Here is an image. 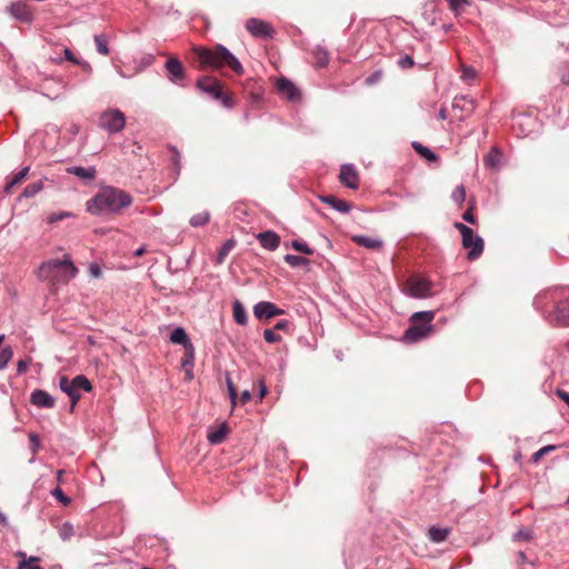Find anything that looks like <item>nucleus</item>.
Listing matches in <instances>:
<instances>
[{"label": "nucleus", "instance_id": "37998d69", "mask_svg": "<svg viewBox=\"0 0 569 569\" xmlns=\"http://www.w3.org/2000/svg\"><path fill=\"white\" fill-rule=\"evenodd\" d=\"M555 449H556V446H553V445H548V446L540 448L537 452H535L532 455V457H531L532 462H535V463L538 462L543 456L553 451Z\"/></svg>", "mask_w": 569, "mask_h": 569}, {"label": "nucleus", "instance_id": "e2e57ef3", "mask_svg": "<svg viewBox=\"0 0 569 569\" xmlns=\"http://www.w3.org/2000/svg\"><path fill=\"white\" fill-rule=\"evenodd\" d=\"M473 77H475V71H473V69H471V68H466V69L463 70L462 78H463L465 80H467V79H471V78H473Z\"/></svg>", "mask_w": 569, "mask_h": 569}, {"label": "nucleus", "instance_id": "cd10ccee", "mask_svg": "<svg viewBox=\"0 0 569 569\" xmlns=\"http://www.w3.org/2000/svg\"><path fill=\"white\" fill-rule=\"evenodd\" d=\"M450 533V530L448 528H438V527H431L429 529V539L432 542L439 543L445 541Z\"/></svg>", "mask_w": 569, "mask_h": 569}, {"label": "nucleus", "instance_id": "c03bdc74", "mask_svg": "<svg viewBox=\"0 0 569 569\" xmlns=\"http://www.w3.org/2000/svg\"><path fill=\"white\" fill-rule=\"evenodd\" d=\"M532 538V531L527 529V528H521L519 529L515 535H513V540L515 541H528Z\"/></svg>", "mask_w": 569, "mask_h": 569}, {"label": "nucleus", "instance_id": "6e6d98bb", "mask_svg": "<svg viewBox=\"0 0 569 569\" xmlns=\"http://www.w3.org/2000/svg\"><path fill=\"white\" fill-rule=\"evenodd\" d=\"M462 219L468 222V223H471V224H475L476 223V218L472 213V208L468 209L463 214H462Z\"/></svg>", "mask_w": 569, "mask_h": 569}, {"label": "nucleus", "instance_id": "a19ab883", "mask_svg": "<svg viewBox=\"0 0 569 569\" xmlns=\"http://www.w3.org/2000/svg\"><path fill=\"white\" fill-rule=\"evenodd\" d=\"M451 199L456 203H458V204H461L465 201V199H466V190H465V187L462 184L457 186L455 188V190L451 193Z\"/></svg>", "mask_w": 569, "mask_h": 569}, {"label": "nucleus", "instance_id": "774afa93", "mask_svg": "<svg viewBox=\"0 0 569 569\" xmlns=\"http://www.w3.org/2000/svg\"><path fill=\"white\" fill-rule=\"evenodd\" d=\"M439 118H440V119H442V120L447 118V113H446V110H445V109H441V110L439 111Z\"/></svg>", "mask_w": 569, "mask_h": 569}, {"label": "nucleus", "instance_id": "2eb2a0df", "mask_svg": "<svg viewBox=\"0 0 569 569\" xmlns=\"http://www.w3.org/2000/svg\"><path fill=\"white\" fill-rule=\"evenodd\" d=\"M30 402L38 408L46 409H51L56 406V399L42 389H36L31 392Z\"/></svg>", "mask_w": 569, "mask_h": 569}, {"label": "nucleus", "instance_id": "6ab92c4d", "mask_svg": "<svg viewBox=\"0 0 569 569\" xmlns=\"http://www.w3.org/2000/svg\"><path fill=\"white\" fill-rule=\"evenodd\" d=\"M277 87L278 90L291 101L296 100L299 96L297 87L286 78L279 79Z\"/></svg>", "mask_w": 569, "mask_h": 569}, {"label": "nucleus", "instance_id": "79ce46f5", "mask_svg": "<svg viewBox=\"0 0 569 569\" xmlns=\"http://www.w3.org/2000/svg\"><path fill=\"white\" fill-rule=\"evenodd\" d=\"M291 246L295 250L306 253V254H312L313 250L308 246L307 242L300 241V240H292Z\"/></svg>", "mask_w": 569, "mask_h": 569}, {"label": "nucleus", "instance_id": "bf43d9fd", "mask_svg": "<svg viewBox=\"0 0 569 569\" xmlns=\"http://www.w3.org/2000/svg\"><path fill=\"white\" fill-rule=\"evenodd\" d=\"M557 396L562 399L569 407V392L565 391L562 389H557L556 391Z\"/></svg>", "mask_w": 569, "mask_h": 569}, {"label": "nucleus", "instance_id": "20e7f679", "mask_svg": "<svg viewBox=\"0 0 569 569\" xmlns=\"http://www.w3.org/2000/svg\"><path fill=\"white\" fill-rule=\"evenodd\" d=\"M435 311H418L411 316L412 325L405 331L403 340L408 343L417 342L428 337L432 331L431 325Z\"/></svg>", "mask_w": 569, "mask_h": 569}, {"label": "nucleus", "instance_id": "09e8293b", "mask_svg": "<svg viewBox=\"0 0 569 569\" xmlns=\"http://www.w3.org/2000/svg\"><path fill=\"white\" fill-rule=\"evenodd\" d=\"M263 338L269 343H276L281 340V337L277 335L272 329H266L263 331Z\"/></svg>", "mask_w": 569, "mask_h": 569}, {"label": "nucleus", "instance_id": "473e14b6", "mask_svg": "<svg viewBox=\"0 0 569 569\" xmlns=\"http://www.w3.org/2000/svg\"><path fill=\"white\" fill-rule=\"evenodd\" d=\"M209 220H210V213L208 211H202L197 214H193L190 218L189 223L192 227H202V226L207 224L209 222Z\"/></svg>", "mask_w": 569, "mask_h": 569}, {"label": "nucleus", "instance_id": "052dcab7", "mask_svg": "<svg viewBox=\"0 0 569 569\" xmlns=\"http://www.w3.org/2000/svg\"><path fill=\"white\" fill-rule=\"evenodd\" d=\"M289 328V321L288 320H280L276 323L274 330H286Z\"/></svg>", "mask_w": 569, "mask_h": 569}, {"label": "nucleus", "instance_id": "2f4dec72", "mask_svg": "<svg viewBox=\"0 0 569 569\" xmlns=\"http://www.w3.org/2000/svg\"><path fill=\"white\" fill-rule=\"evenodd\" d=\"M93 40L96 43L97 51L100 54H102V56L109 54L110 50H109L107 37L104 34H94Z\"/></svg>", "mask_w": 569, "mask_h": 569}, {"label": "nucleus", "instance_id": "c85d7f7f", "mask_svg": "<svg viewBox=\"0 0 569 569\" xmlns=\"http://www.w3.org/2000/svg\"><path fill=\"white\" fill-rule=\"evenodd\" d=\"M411 147L417 151V153H419L422 158H425L428 161H436L438 159L437 154L432 150L425 147L418 141H412Z\"/></svg>", "mask_w": 569, "mask_h": 569}, {"label": "nucleus", "instance_id": "5701e85b", "mask_svg": "<svg viewBox=\"0 0 569 569\" xmlns=\"http://www.w3.org/2000/svg\"><path fill=\"white\" fill-rule=\"evenodd\" d=\"M502 154L498 147H493L485 157L483 163L488 169H497L500 166Z\"/></svg>", "mask_w": 569, "mask_h": 569}, {"label": "nucleus", "instance_id": "680f3d73", "mask_svg": "<svg viewBox=\"0 0 569 569\" xmlns=\"http://www.w3.org/2000/svg\"><path fill=\"white\" fill-rule=\"evenodd\" d=\"M251 399V392L249 390H243L240 395V402L246 403Z\"/></svg>", "mask_w": 569, "mask_h": 569}, {"label": "nucleus", "instance_id": "7c9ffc66", "mask_svg": "<svg viewBox=\"0 0 569 569\" xmlns=\"http://www.w3.org/2000/svg\"><path fill=\"white\" fill-rule=\"evenodd\" d=\"M559 293H560V290H558V289L546 291L535 298L533 306L536 307L537 310H541L542 309V305H541L542 299L556 301Z\"/></svg>", "mask_w": 569, "mask_h": 569}, {"label": "nucleus", "instance_id": "39448f33", "mask_svg": "<svg viewBox=\"0 0 569 569\" xmlns=\"http://www.w3.org/2000/svg\"><path fill=\"white\" fill-rule=\"evenodd\" d=\"M59 387L61 391L68 395L73 408L81 398L80 390L86 392L91 391L92 385L89 379L83 375H78L73 379H69L66 376H61L59 379Z\"/></svg>", "mask_w": 569, "mask_h": 569}, {"label": "nucleus", "instance_id": "423d86ee", "mask_svg": "<svg viewBox=\"0 0 569 569\" xmlns=\"http://www.w3.org/2000/svg\"><path fill=\"white\" fill-rule=\"evenodd\" d=\"M455 228L461 233L463 248L469 249L468 259H478L483 252L485 244L482 238L475 234L471 228L461 222H456Z\"/></svg>", "mask_w": 569, "mask_h": 569}, {"label": "nucleus", "instance_id": "4468645a", "mask_svg": "<svg viewBox=\"0 0 569 569\" xmlns=\"http://www.w3.org/2000/svg\"><path fill=\"white\" fill-rule=\"evenodd\" d=\"M246 28L256 38H271L272 37V29L263 20L257 19V18H250L246 22Z\"/></svg>", "mask_w": 569, "mask_h": 569}, {"label": "nucleus", "instance_id": "c9c22d12", "mask_svg": "<svg viewBox=\"0 0 569 569\" xmlns=\"http://www.w3.org/2000/svg\"><path fill=\"white\" fill-rule=\"evenodd\" d=\"M233 247L234 241L232 239L227 240L218 251L217 262L222 263Z\"/></svg>", "mask_w": 569, "mask_h": 569}, {"label": "nucleus", "instance_id": "9b49d317", "mask_svg": "<svg viewBox=\"0 0 569 569\" xmlns=\"http://www.w3.org/2000/svg\"><path fill=\"white\" fill-rule=\"evenodd\" d=\"M164 68L168 72L169 81L178 86H183L186 72L181 61L178 58H170L166 62Z\"/></svg>", "mask_w": 569, "mask_h": 569}, {"label": "nucleus", "instance_id": "8fccbe9b", "mask_svg": "<svg viewBox=\"0 0 569 569\" xmlns=\"http://www.w3.org/2000/svg\"><path fill=\"white\" fill-rule=\"evenodd\" d=\"M30 448L33 453H37L40 449V439L37 433L29 435Z\"/></svg>", "mask_w": 569, "mask_h": 569}, {"label": "nucleus", "instance_id": "3c124183", "mask_svg": "<svg viewBox=\"0 0 569 569\" xmlns=\"http://www.w3.org/2000/svg\"><path fill=\"white\" fill-rule=\"evenodd\" d=\"M170 152H171V160L173 162V166H174L176 170L179 171L180 170V152L178 151V149L176 147H171Z\"/></svg>", "mask_w": 569, "mask_h": 569}, {"label": "nucleus", "instance_id": "f704fd0d", "mask_svg": "<svg viewBox=\"0 0 569 569\" xmlns=\"http://www.w3.org/2000/svg\"><path fill=\"white\" fill-rule=\"evenodd\" d=\"M59 537L66 541L69 540L74 535V529L71 522H63L58 528Z\"/></svg>", "mask_w": 569, "mask_h": 569}, {"label": "nucleus", "instance_id": "b1692460", "mask_svg": "<svg viewBox=\"0 0 569 569\" xmlns=\"http://www.w3.org/2000/svg\"><path fill=\"white\" fill-rule=\"evenodd\" d=\"M452 108L470 113L475 109V100L467 96L456 97L453 99Z\"/></svg>", "mask_w": 569, "mask_h": 569}, {"label": "nucleus", "instance_id": "1a4fd4ad", "mask_svg": "<svg viewBox=\"0 0 569 569\" xmlns=\"http://www.w3.org/2000/svg\"><path fill=\"white\" fill-rule=\"evenodd\" d=\"M99 123L108 132L118 133L126 126V117L119 109H110L100 116Z\"/></svg>", "mask_w": 569, "mask_h": 569}, {"label": "nucleus", "instance_id": "7ed1b4c3", "mask_svg": "<svg viewBox=\"0 0 569 569\" xmlns=\"http://www.w3.org/2000/svg\"><path fill=\"white\" fill-rule=\"evenodd\" d=\"M194 52L202 66L213 69L229 67L237 74L243 73L240 61L222 44H217L213 49L194 48Z\"/></svg>", "mask_w": 569, "mask_h": 569}, {"label": "nucleus", "instance_id": "0eeeda50", "mask_svg": "<svg viewBox=\"0 0 569 569\" xmlns=\"http://www.w3.org/2000/svg\"><path fill=\"white\" fill-rule=\"evenodd\" d=\"M405 295L415 299H426L432 296V282L422 276H410L402 288Z\"/></svg>", "mask_w": 569, "mask_h": 569}, {"label": "nucleus", "instance_id": "338daca9", "mask_svg": "<svg viewBox=\"0 0 569 569\" xmlns=\"http://www.w3.org/2000/svg\"><path fill=\"white\" fill-rule=\"evenodd\" d=\"M144 251H146V249L143 247H141L134 251V256L141 257L144 253Z\"/></svg>", "mask_w": 569, "mask_h": 569}, {"label": "nucleus", "instance_id": "ddd939ff", "mask_svg": "<svg viewBox=\"0 0 569 569\" xmlns=\"http://www.w3.org/2000/svg\"><path fill=\"white\" fill-rule=\"evenodd\" d=\"M340 182L349 189H358L359 173L356 167L351 163L342 164L339 174Z\"/></svg>", "mask_w": 569, "mask_h": 569}, {"label": "nucleus", "instance_id": "6e6552de", "mask_svg": "<svg viewBox=\"0 0 569 569\" xmlns=\"http://www.w3.org/2000/svg\"><path fill=\"white\" fill-rule=\"evenodd\" d=\"M196 87L200 91L210 94L213 99L221 101L226 108L232 106L230 97L222 92L221 84L218 80L210 77H202L198 79Z\"/></svg>", "mask_w": 569, "mask_h": 569}, {"label": "nucleus", "instance_id": "72a5a7b5", "mask_svg": "<svg viewBox=\"0 0 569 569\" xmlns=\"http://www.w3.org/2000/svg\"><path fill=\"white\" fill-rule=\"evenodd\" d=\"M449 9L456 14L459 16L463 12L466 7L470 4L468 0H447Z\"/></svg>", "mask_w": 569, "mask_h": 569}, {"label": "nucleus", "instance_id": "a211bd4d", "mask_svg": "<svg viewBox=\"0 0 569 569\" xmlns=\"http://www.w3.org/2000/svg\"><path fill=\"white\" fill-rule=\"evenodd\" d=\"M320 200L341 213H348L351 209V206L347 201L340 200L331 194L321 196Z\"/></svg>", "mask_w": 569, "mask_h": 569}, {"label": "nucleus", "instance_id": "bb28decb", "mask_svg": "<svg viewBox=\"0 0 569 569\" xmlns=\"http://www.w3.org/2000/svg\"><path fill=\"white\" fill-rule=\"evenodd\" d=\"M69 173H72L83 180H91L96 176V169L93 167L84 168V167H71L67 170Z\"/></svg>", "mask_w": 569, "mask_h": 569}, {"label": "nucleus", "instance_id": "f3484780", "mask_svg": "<svg viewBox=\"0 0 569 569\" xmlns=\"http://www.w3.org/2000/svg\"><path fill=\"white\" fill-rule=\"evenodd\" d=\"M259 243L262 248L273 251L280 244V237L273 231H264L258 236Z\"/></svg>", "mask_w": 569, "mask_h": 569}, {"label": "nucleus", "instance_id": "4c0bfd02", "mask_svg": "<svg viewBox=\"0 0 569 569\" xmlns=\"http://www.w3.org/2000/svg\"><path fill=\"white\" fill-rule=\"evenodd\" d=\"M43 189V183L41 181H38V182H34V183H31L29 186H27L22 193H21V197H24V198H32L34 197L37 193H39L41 190Z\"/></svg>", "mask_w": 569, "mask_h": 569}, {"label": "nucleus", "instance_id": "412c9836", "mask_svg": "<svg viewBox=\"0 0 569 569\" xmlns=\"http://www.w3.org/2000/svg\"><path fill=\"white\" fill-rule=\"evenodd\" d=\"M29 170L30 168L28 166L23 167L16 174L9 178L3 189L4 193H10L13 187L20 184L27 178Z\"/></svg>", "mask_w": 569, "mask_h": 569}, {"label": "nucleus", "instance_id": "f8f14e48", "mask_svg": "<svg viewBox=\"0 0 569 569\" xmlns=\"http://www.w3.org/2000/svg\"><path fill=\"white\" fill-rule=\"evenodd\" d=\"M284 313V310L277 307L274 303L270 301H260L253 307V315L257 319H270L276 316H281Z\"/></svg>", "mask_w": 569, "mask_h": 569}, {"label": "nucleus", "instance_id": "e433bc0d", "mask_svg": "<svg viewBox=\"0 0 569 569\" xmlns=\"http://www.w3.org/2000/svg\"><path fill=\"white\" fill-rule=\"evenodd\" d=\"M284 261L293 268L309 264V260L307 258L290 253L284 256Z\"/></svg>", "mask_w": 569, "mask_h": 569}, {"label": "nucleus", "instance_id": "603ef678", "mask_svg": "<svg viewBox=\"0 0 569 569\" xmlns=\"http://www.w3.org/2000/svg\"><path fill=\"white\" fill-rule=\"evenodd\" d=\"M398 64L402 69H407V68H411L415 64V62H413V59L410 56H405V57L399 59Z\"/></svg>", "mask_w": 569, "mask_h": 569}, {"label": "nucleus", "instance_id": "dca6fc26", "mask_svg": "<svg viewBox=\"0 0 569 569\" xmlns=\"http://www.w3.org/2000/svg\"><path fill=\"white\" fill-rule=\"evenodd\" d=\"M10 14L21 22L29 23L32 21V12L27 2H16L9 7Z\"/></svg>", "mask_w": 569, "mask_h": 569}, {"label": "nucleus", "instance_id": "49530a36", "mask_svg": "<svg viewBox=\"0 0 569 569\" xmlns=\"http://www.w3.org/2000/svg\"><path fill=\"white\" fill-rule=\"evenodd\" d=\"M227 389H228V395H229L231 405L236 406L238 393H237V389H236L234 385L232 383V381L229 377H227Z\"/></svg>", "mask_w": 569, "mask_h": 569}, {"label": "nucleus", "instance_id": "393cba45", "mask_svg": "<svg viewBox=\"0 0 569 569\" xmlns=\"http://www.w3.org/2000/svg\"><path fill=\"white\" fill-rule=\"evenodd\" d=\"M233 319L238 325L246 326L248 322L247 311L239 300L232 302Z\"/></svg>", "mask_w": 569, "mask_h": 569}, {"label": "nucleus", "instance_id": "4d7b16f0", "mask_svg": "<svg viewBox=\"0 0 569 569\" xmlns=\"http://www.w3.org/2000/svg\"><path fill=\"white\" fill-rule=\"evenodd\" d=\"M77 66L81 67L88 74L92 73V67L88 61L79 59V63H77Z\"/></svg>", "mask_w": 569, "mask_h": 569}, {"label": "nucleus", "instance_id": "a18cd8bd", "mask_svg": "<svg viewBox=\"0 0 569 569\" xmlns=\"http://www.w3.org/2000/svg\"><path fill=\"white\" fill-rule=\"evenodd\" d=\"M194 362V348L193 346H190L186 349V357L182 360L181 365L182 367H192Z\"/></svg>", "mask_w": 569, "mask_h": 569}, {"label": "nucleus", "instance_id": "58836bf2", "mask_svg": "<svg viewBox=\"0 0 569 569\" xmlns=\"http://www.w3.org/2000/svg\"><path fill=\"white\" fill-rule=\"evenodd\" d=\"M73 213L70 211H60V212H52L47 216L46 220L48 223L53 224L58 221H61L63 219L72 218Z\"/></svg>", "mask_w": 569, "mask_h": 569}, {"label": "nucleus", "instance_id": "4be33fe9", "mask_svg": "<svg viewBox=\"0 0 569 569\" xmlns=\"http://www.w3.org/2000/svg\"><path fill=\"white\" fill-rule=\"evenodd\" d=\"M170 341L174 345H182L184 349L193 346L186 332V330L181 327L176 328L170 335Z\"/></svg>", "mask_w": 569, "mask_h": 569}, {"label": "nucleus", "instance_id": "c756f323", "mask_svg": "<svg viewBox=\"0 0 569 569\" xmlns=\"http://www.w3.org/2000/svg\"><path fill=\"white\" fill-rule=\"evenodd\" d=\"M17 556L21 558L18 565V569H42L40 566L34 563L39 560V558L30 557L29 559H27L26 553L21 551H19Z\"/></svg>", "mask_w": 569, "mask_h": 569}, {"label": "nucleus", "instance_id": "69168bd1", "mask_svg": "<svg viewBox=\"0 0 569 569\" xmlns=\"http://www.w3.org/2000/svg\"><path fill=\"white\" fill-rule=\"evenodd\" d=\"M518 561L519 562H526L527 561V557H526V553L523 551H519L518 552Z\"/></svg>", "mask_w": 569, "mask_h": 569}, {"label": "nucleus", "instance_id": "864d4df0", "mask_svg": "<svg viewBox=\"0 0 569 569\" xmlns=\"http://www.w3.org/2000/svg\"><path fill=\"white\" fill-rule=\"evenodd\" d=\"M89 273L92 278H100L102 274L101 268L97 262L89 266Z\"/></svg>", "mask_w": 569, "mask_h": 569}, {"label": "nucleus", "instance_id": "13d9d810", "mask_svg": "<svg viewBox=\"0 0 569 569\" xmlns=\"http://www.w3.org/2000/svg\"><path fill=\"white\" fill-rule=\"evenodd\" d=\"M28 366H29V362L27 360H23V359L19 360L18 365H17L18 373L19 375L23 373L27 370Z\"/></svg>", "mask_w": 569, "mask_h": 569}, {"label": "nucleus", "instance_id": "f257e3e1", "mask_svg": "<svg viewBox=\"0 0 569 569\" xmlns=\"http://www.w3.org/2000/svg\"><path fill=\"white\" fill-rule=\"evenodd\" d=\"M131 196L114 187L102 188L87 202V211L91 214L118 213L131 204Z\"/></svg>", "mask_w": 569, "mask_h": 569}, {"label": "nucleus", "instance_id": "aec40b11", "mask_svg": "<svg viewBox=\"0 0 569 569\" xmlns=\"http://www.w3.org/2000/svg\"><path fill=\"white\" fill-rule=\"evenodd\" d=\"M352 241L358 246L365 247L367 249H380L382 248V241L378 238H371L368 236L357 234L353 236Z\"/></svg>", "mask_w": 569, "mask_h": 569}, {"label": "nucleus", "instance_id": "9d476101", "mask_svg": "<svg viewBox=\"0 0 569 569\" xmlns=\"http://www.w3.org/2000/svg\"><path fill=\"white\" fill-rule=\"evenodd\" d=\"M545 319L552 326L569 327V299H561L555 306V316L546 315Z\"/></svg>", "mask_w": 569, "mask_h": 569}, {"label": "nucleus", "instance_id": "5fc2aeb1", "mask_svg": "<svg viewBox=\"0 0 569 569\" xmlns=\"http://www.w3.org/2000/svg\"><path fill=\"white\" fill-rule=\"evenodd\" d=\"M63 54H64L66 60L72 62L73 64L79 63V59L76 58V56L73 54V52L70 49L66 48L63 50Z\"/></svg>", "mask_w": 569, "mask_h": 569}, {"label": "nucleus", "instance_id": "de8ad7c7", "mask_svg": "<svg viewBox=\"0 0 569 569\" xmlns=\"http://www.w3.org/2000/svg\"><path fill=\"white\" fill-rule=\"evenodd\" d=\"M51 495L57 498L63 506L70 503V498H68L60 487L54 488L51 491Z\"/></svg>", "mask_w": 569, "mask_h": 569}, {"label": "nucleus", "instance_id": "f03ea898", "mask_svg": "<svg viewBox=\"0 0 569 569\" xmlns=\"http://www.w3.org/2000/svg\"><path fill=\"white\" fill-rule=\"evenodd\" d=\"M78 273L77 267L73 264L69 254H64L63 259H51L42 262L36 274L41 281H51L52 284L60 281L68 282Z\"/></svg>", "mask_w": 569, "mask_h": 569}, {"label": "nucleus", "instance_id": "ea45409f", "mask_svg": "<svg viewBox=\"0 0 569 569\" xmlns=\"http://www.w3.org/2000/svg\"><path fill=\"white\" fill-rule=\"evenodd\" d=\"M13 356L11 347H4L0 350V370H3Z\"/></svg>", "mask_w": 569, "mask_h": 569}, {"label": "nucleus", "instance_id": "a878e982", "mask_svg": "<svg viewBox=\"0 0 569 569\" xmlns=\"http://www.w3.org/2000/svg\"><path fill=\"white\" fill-rule=\"evenodd\" d=\"M227 436L226 423L220 425L217 429L208 432L207 439L211 445H220Z\"/></svg>", "mask_w": 569, "mask_h": 569}, {"label": "nucleus", "instance_id": "0e129e2a", "mask_svg": "<svg viewBox=\"0 0 569 569\" xmlns=\"http://www.w3.org/2000/svg\"><path fill=\"white\" fill-rule=\"evenodd\" d=\"M266 395H267V387L264 386L263 381H260V390H259L260 400H262Z\"/></svg>", "mask_w": 569, "mask_h": 569}]
</instances>
